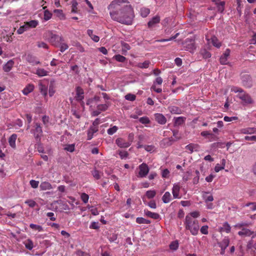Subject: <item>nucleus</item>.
Instances as JSON below:
<instances>
[{"mask_svg": "<svg viewBox=\"0 0 256 256\" xmlns=\"http://www.w3.org/2000/svg\"><path fill=\"white\" fill-rule=\"evenodd\" d=\"M110 18L126 25L132 24L134 16L132 8L128 0H114L108 7Z\"/></svg>", "mask_w": 256, "mask_h": 256, "instance_id": "f257e3e1", "label": "nucleus"}, {"mask_svg": "<svg viewBox=\"0 0 256 256\" xmlns=\"http://www.w3.org/2000/svg\"><path fill=\"white\" fill-rule=\"evenodd\" d=\"M185 227L186 230L190 231V233L196 236L198 234L200 226L198 221L189 216H186L184 222Z\"/></svg>", "mask_w": 256, "mask_h": 256, "instance_id": "f03ea898", "label": "nucleus"}, {"mask_svg": "<svg viewBox=\"0 0 256 256\" xmlns=\"http://www.w3.org/2000/svg\"><path fill=\"white\" fill-rule=\"evenodd\" d=\"M46 34V36L48 37V42L56 47H59L60 42L64 41V38L62 36L54 34L52 32H48Z\"/></svg>", "mask_w": 256, "mask_h": 256, "instance_id": "7ed1b4c3", "label": "nucleus"}, {"mask_svg": "<svg viewBox=\"0 0 256 256\" xmlns=\"http://www.w3.org/2000/svg\"><path fill=\"white\" fill-rule=\"evenodd\" d=\"M185 50L193 52L196 49L194 42L192 39L187 38L183 43Z\"/></svg>", "mask_w": 256, "mask_h": 256, "instance_id": "20e7f679", "label": "nucleus"}, {"mask_svg": "<svg viewBox=\"0 0 256 256\" xmlns=\"http://www.w3.org/2000/svg\"><path fill=\"white\" fill-rule=\"evenodd\" d=\"M138 177L144 178L148 174L150 169L147 164L142 163L138 166Z\"/></svg>", "mask_w": 256, "mask_h": 256, "instance_id": "39448f33", "label": "nucleus"}, {"mask_svg": "<svg viewBox=\"0 0 256 256\" xmlns=\"http://www.w3.org/2000/svg\"><path fill=\"white\" fill-rule=\"evenodd\" d=\"M34 129L31 130V132L33 134L34 138L36 140H40V138L42 136V130L40 125L38 123H36L35 124Z\"/></svg>", "mask_w": 256, "mask_h": 256, "instance_id": "423d86ee", "label": "nucleus"}, {"mask_svg": "<svg viewBox=\"0 0 256 256\" xmlns=\"http://www.w3.org/2000/svg\"><path fill=\"white\" fill-rule=\"evenodd\" d=\"M230 240L228 238H224L220 242L218 243V245L221 248L220 254L223 255L224 254L225 250L228 246Z\"/></svg>", "mask_w": 256, "mask_h": 256, "instance_id": "0eeeda50", "label": "nucleus"}, {"mask_svg": "<svg viewBox=\"0 0 256 256\" xmlns=\"http://www.w3.org/2000/svg\"><path fill=\"white\" fill-rule=\"evenodd\" d=\"M243 85L246 88H250L252 86V80L251 77L248 74H244L242 77Z\"/></svg>", "mask_w": 256, "mask_h": 256, "instance_id": "6e6552de", "label": "nucleus"}, {"mask_svg": "<svg viewBox=\"0 0 256 256\" xmlns=\"http://www.w3.org/2000/svg\"><path fill=\"white\" fill-rule=\"evenodd\" d=\"M75 98L77 101H82L84 103L82 100L84 98V92L82 88L80 86L76 88V96Z\"/></svg>", "mask_w": 256, "mask_h": 256, "instance_id": "1a4fd4ad", "label": "nucleus"}, {"mask_svg": "<svg viewBox=\"0 0 256 256\" xmlns=\"http://www.w3.org/2000/svg\"><path fill=\"white\" fill-rule=\"evenodd\" d=\"M238 97L246 104H252L253 102L250 96L247 94H239Z\"/></svg>", "mask_w": 256, "mask_h": 256, "instance_id": "9d476101", "label": "nucleus"}, {"mask_svg": "<svg viewBox=\"0 0 256 256\" xmlns=\"http://www.w3.org/2000/svg\"><path fill=\"white\" fill-rule=\"evenodd\" d=\"M116 144L120 148H126L130 146V142H126L122 138H118L116 140Z\"/></svg>", "mask_w": 256, "mask_h": 256, "instance_id": "9b49d317", "label": "nucleus"}, {"mask_svg": "<svg viewBox=\"0 0 256 256\" xmlns=\"http://www.w3.org/2000/svg\"><path fill=\"white\" fill-rule=\"evenodd\" d=\"M230 50L226 49L224 54L220 56V62L222 64H226L228 63V58L230 56Z\"/></svg>", "mask_w": 256, "mask_h": 256, "instance_id": "f8f14e48", "label": "nucleus"}, {"mask_svg": "<svg viewBox=\"0 0 256 256\" xmlns=\"http://www.w3.org/2000/svg\"><path fill=\"white\" fill-rule=\"evenodd\" d=\"M160 22V17L158 16H154L148 23V26L149 28H153L157 24Z\"/></svg>", "mask_w": 256, "mask_h": 256, "instance_id": "ddd939ff", "label": "nucleus"}, {"mask_svg": "<svg viewBox=\"0 0 256 256\" xmlns=\"http://www.w3.org/2000/svg\"><path fill=\"white\" fill-rule=\"evenodd\" d=\"M180 190V186L178 184H174L172 188V193L174 198H180L179 192Z\"/></svg>", "mask_w": 256, "mask_h": 256, "instance_id": "4468645a", "label": "nucleus"}, {"mask_svg": "<svg viewBox=\"0 0 256 256\" xmlns=\"http://www.w3.org/2000/svg\"><path fill=\"white\" fill-rule=\"evenodd\" d=\"M156 120L160 124H164L166 122L165 116L160 114H155Z\"/></svg>", "mask_w": 256, "mask_h": 256, "instance_id": "2eb2a0df", "label": "nucleus"}, {"mask_svg": "<svg viewBox=\"0 0 256 256\" xmlns=\"http://www.w3.org/2000/svg\"><path fill=\"white\" fill-rule=\"evenodd\" d=\"M254 234V232L253 231H251L250 230L245 228H242L241 231L238 232V234L240 236H249Z\"/></svg>", "mask_w": 256, "mask_h": 256, "instance_id": "dca6fc26", "label": "nucleus"}, {"mask_svg": "<svg viewBox=\"0 0 256 256\" xmlns=\"http://www.w3.org/2000/svg\"><path fill=\"white\" fill-rule=\"evenodd\" d=\"M199 147L200 146L198 144H190L186 146V148L190 150V153H192L194 151H198Z\"/></svg>", "mask_w": 256, "mask_h": 256, "instance_id": "f3484780", "label": "nucleus"}, {"mask_svg": "<svg viewBox=\"0 0 256 256\" xmlns=\"http://www.w3.org/2000/svg\"><path fill=\"white\" fill-rule=\"evenodd\" d=\"M144 213L146 216L154 220H158L160 218V215L158 213L152 212L148 210H144Z\"/></svg>", "mask_w": 256, "mask_h": 256, "instance_id": "a211bd4d", "label": "nucleus"}, {"mask_svg": "<svg viewBox=\"0 0 256 256\" xmlns=\"http://www.w3.org/2000/svg\"><path fill=\"white\" fill-rule=\"evenodd\" d=\"M14 62L12 60L8 61L3 66V70L6 72H8L12 68Z\"/></svg>", "mask_w": 256, "mask_h": 256, "instance_id": "6ab92c4d", "label": "nucleus"}, {"mask_svg": "<svg viewBox=\"0 0 256 256\" xmlns=\"http://www.w3.org/2000/svg\"><path fill=\"white\" fill-rule=\"evenodd\" d=\"M241 132L244 134H252L256 132V128H246L241 130Z\"/></svg>", "mask_w": 256, "mask_h": 256, "instance_id": "aec40b11", "label": "nucleus"}, {"mask_svg": "<svg viewBox=\"0 0 256 256\" xmlns=\"http://www.w3.org/2000/svg\"><path fill=\"white\" fill-rule=\"evenodd\" d=\"M40 188L42 190H50L52 188V186L51 184L47 182H42L40 186Z\"/></svg>", "mask_w": 256, "mask_h": 256, "instance_id": "412c9836", "label": "nucleus"}, {"mask_svg": "<svg viewBox=\"0 0 256 256\" xmlns=\"http://www.w3.org/2000/svg\"><path fill=\"white\" fill-rule=\"evenodd\" d=\"M17 138L16 134H12L8 139V142L12 148H16V141Z\"/></svg>", "mask_w": 256, "mask_h": 256, "instance_id": "4be33fe9", "label": "nucleus"}, {"mask_svg": "<svg viewBox=\"0 0 256 256\" xmlns=\"http://www.w3.org/2000/svg\"><path fill=\"white\" fill-rule=\"evenodd\" d=\"M230 229L231 228L230 224L227 222H225L223 224L222 226L220 228L219 231L220 232H226V233H229L230 231Z\"/></svg>", "mask_w": 256, "mask_h": 256, "instance_id": "5701e85b", "label": "nucleus"}, {"mask_svg": "<svg viewBox=\"0 0 256 256\" xmlns=\"http://www.w3.org/2000/svg\"><path fill=\"white\" fill-rule=\"evenodd\" d=\"M26 60L28 62L34 65L40 63L39 61L36 60V57L31 54H28L27 56Z\"/></svg>", "mask_w": 256, "mask_h": 256, "instance_id": "b1692460", "label": "nucleus"}, {"mask_svg": "<svg viewBox=\"0 0 256 256\" xmlns=\"http://www.w3.org/2000/svg\"><path fill=\"white\" fill-rule=\"evenodd\" d=\"M171 197L172 196L170 192H166L162 197V202L165 204L169 202L171 200Z\"/></svg>", "mask_w": 256, "mask_h": 256, "instance_id": "393cba45", "label": "nucleus"}, {"mask_svg": "<svg viewBox=\"0 0 256 256\" xmlns=\"http://www.w3.org/2000/svg\"><path fill=\"white\" fill-rule=\"evenodd\" d=\"M34 88V86L33 84H28L22 90L23 94L24 95H27L30 92H32Z\"/></svg>", "mask_w": 256, "mask_h": 256, "instance_id": "a878e982", "label": "nucleus"}, {"mask_svg": "<svg viewBox=\"0 0 256 256\" xmlns=\"http://www.w3.org/2000/svg\"><path fill=\"white\" fill-rule=\"evenodd\" d=\"M88 34L90 37V38L95 42H98L100 40V38L98 36L93 34V31L92 30H87Z\"/></svg>", "mask_w": 256, "mask_h": 256, "instance_id": "bb28decb", "label": "nucleus"}, {"mask_svg": "<svg viewBox=\"0 0 256 256\" xmlns=\"http://www.w3.org/2000/svg\"><path fill=\"white\" fill-rule=\"evenodd\" d=\"M26 248L28 250H32L34 247L32 241L30 239H28L24 242Z\"/></svg>", "mask_w": 256, "mask_h": 256, "instance_id": "cd10ccee", "label": "nucleus"}, {"mask_svg": "<svg viewBox=\"0 0 256 256\" xmlns=\"http://www.w3.org/2000/svg\"><path fill=\"white\" fill-rule=\"evenodd\" d=\"M211 40L212 43L214 46L217 48H220L221 46V43L218 41L216 37L213 36L211 38Z\"/></svg>", "mask_w": 256, "mask_h": 256, "instance_id": "c85d7f7f", "label": "nucleus"}, {"mask_svg": "<svg viewBox=\"0 0 256 256\" xmlns=\"http://www.w3.org/2000/svg\"><path fill=\"white\" fill-rule=\"evenodd\" d=\"M136 222L138 224H149L150 223V220L145 219L142 217H138L136 218Z\"/></svg>", "mask_w": 256, "mask_h": 256, "instance_id": "c756f323", "label": "nucleus"}, {"mask_svg": "<svg viewBox=\"0 0 256 256\" xmlns=\"http://www.w3.org/2000/svg\"><path fill=\"white\" fill-rule=\"evenodd\" d=\"M39 90L42 94L44 96L47 95V87L42 83L39 84Z\"/></svg>", "mask_w": 256, "mask_h": 256, "instance_id": "7c9ffc66", "label": "nucleus"}, {"mask_svg": "<svg viewBox=\"0 0 256 256\" xmlns=\"http://www.w3.org/2000/svg\"><path fill=\"white\" fill-rule=\"evenodd\" d=\"M108 108V103H106L104 104H100L97 106V109L101 112L106 111Z\"/></svg>", "mask_w": 256, "mask_h": 256, "instance_id": "2f4dec72", "label": "nucleus"}, {"mask_svg": "<svg viewBox=\"0 0 256 256\" xmlns=\"http://www.w3.org/2000/svg\"><path fill=\"white\" fill-rule=\"evenodd\" d=\"M48 72L44 68H38L36 72V74L39 76H46Z\"/></svg>", "mask_w": 256, "mask_h": 256, "instance_id": "473e14b6", "label": "nucleus"}, {"mask_svg": "<svg viewBox=\"0 0 256 256\" xmlns=\"http://www.w3.org/2000/svg\"><path fill=\"white\" fill-rule=\"evenodd\" d=\"M28 29V26H27L26 24L20 26V28L18 30L17 33L18 34H22L25 31H26Z\"/></svg>", "mask_w": 256, "mask_h": 256, "instance_id": "72a5a7b5", "label": "nucleus"}, {"mask_svg": "<svg viewBox=\"0 0 256 256\" xmlns=\"http://www.w3.org/2000/svg\"><path fill=\"white\" fill-rule=\"evenodd\" d=\"M150 62L148 60H146L144 62H140L138 64V66L140 68H146L149 66Z\"/></svg>", "mask_w": 256, "mask_h": 256, "instance_id": "f704fd0d", "label": "nucleus"}, {"mask_svg": "<svg viewBox=\"0 0 256 256\" xmlns=\"http://www.w3.org/2000/svg\"><path fill=\"white\" fill-rule=\"evenodd\" d=\"M64 150L68 152H74L75 150V145L74 144H66L65 146Z\"/></svg>", "mask_w": 256, "mask_h": 256, "instance_id": "c9c22d12", "label": "nucleus"}, {"mask_svg": "<svg viewBox=\"0 0 256 256\" xmlns=\"http://www.w3.org/2000/svg\"><path fill=\"white\" fill-rule=\"evenodd\" d=\"M30 227L34 230H38V232L43 231V228L40 225L31 224L30 225Z\"/></svg>", "mask_w": 256, "mask_h": 256, "instance_id": "e433bc0d", "label": "nucleus"}, {"mask_svg": "<svg viewBox=\"0 0 256 256\" xmlns=\"http://www.w3.org/2000/svg\"><path fill=\"white\" fill-rule=\"evenodd\" d=\"M156 194V192L154 190H148L146 193V196L149 199L152 198L155 196Z\"/></svg>", "mask_w": 256, "mask_h": 256, "instance_id": "4c0bfd02", "label": "nucleus"}, {"mask_svg": "<svg viewBox=\"0 0 256 256\" xmlns=\"http://www.w3.org/2000/svg\"><path fill=\"white\" fill-rule=\"evenodd\" d=\"M185 118L183 117H178L175 118L174 120V125L176 126H180L183 124L184 122Z\"/></svg>", "mask_w": 256, "mask_h": 256, "instance_id": "58836bf2", "label": "nucleus"}, {"mask_svg": "<svg viewBox=\"0 0 256 256\" xmlns=\"http://www.w3.org/2000/svg\"><path fill=\"white\" fill-rule=\"evenodd\" d=\"M150 10L147 8H144L140 10L141 16L144 18L148 16V14H150Z\"/></svg>", "mask_w": 256, "mask_h": 256, "instance_id": "ea45409f", "label": "nucleus"}, {"mask_svg": "<svg viewBox=\"0 0 256 256\" xmlns=\"http://www.w3.org/2000/svg\"><path fill=\"white\" fill-rule=\"evenodd\" d=\"M26 24L27 26H28V28H34L37 26V25L38 24V22L36 20H30L28 22H26Z\"/></svg>", "mask_w": 256, "mask_h": 256, "instance_id": "a19ab883", "label": "nucleus"}, {"mask_svg": "<svg viewBox=\"0 0 256 256\" xmlns=\"http://www.w3.org/2000/svg\"><path fill=\"white\" fill-rule=\"evenodd\" d=\"M176 140H176V139L174 138L173 137H170V138H166L164 140L167 146H171L174 142L176 141Z\"/></svg>", "mask_w": 256, "mask_h": 256, "instance_id": "79ce46f5", "label": "nucleus"}, {"mask_svg": "<svg viewBox=\"0 0 256 256\" xmlns=\"http://www.w3.org/2000/svg\"><path fill=\"white\" fill-rule=\"evenodd\" d=\"M200 54L204 58H208L211 57V54L205 49L202 50Z\"/></svg>", "mask_w": 256, "mask_h": 256, "instance_id": "37998d69", "label": "nucleus"}, {"mask_svg": "<svg viewBox=\"0 0 256 256\" xmlns=\"http://www.w3.org/2000/svg\"><path fill=\"white\" fill-rule=\"evenodd\" d=\"M178 241L172 242L170 244V250H176L178 248Z\"/></svg>", "mask_w": 256, "mask_h": 256, "instance_id": "c03bdc74", "label": "nucleus"}, {"mask_svg": "<svg viewBox=\"0 0 256 256\" xmlns=\"http://www.w3.org/2000/svg\"><path fill=\"white\" fill-rule=\"evenodd\" d=\"M225 2L224 1L222 2L220 4L216 6L218 10L220 12H222L224 10Z\"/></svg>", "mask_w": 256, "mask_h": 256, "instance_id": "a18cd8bd", "label": "nucleus"}, {"mask_svg": "<svg viewBox=\"0 0 256 256\" xmlns=\"http://www.w3.org/2000/svg\"><path fill=\"white\" fill-rule=\"evenodd\" d=\"M244 206H249L251 210L254 211L256 210V202H248Z\"/></svg>", "mask_w": 256, "mask_h": 256, "instance_id": "49530a36", "label": "nucleus"}, {"mask_svg": "<svg viewBox=\"0 0 256 256\" xmlns=\"http://www.w3.org/2000/svg\"><path fill=\"white\" fill-rule=\"evenodd\" d=\"M114 58L118 62H124L126 60V58L124 56L122 55H120V54H117V55L114 56Z\"/></svg>", "mask_w": 256, "mask_h": 256, "instance_id": "de8ad7c7", "label": "nucleus"}, {"mask_svg": "<svg viewBox=\"0 0 256 256\" xmlns=\"http://www.w3.org/2000/svg\"><path fill=\"white\" fill-rule=\"evenodd\" d=\"M195 173L196 174V176L193 178V184H197L198 182L199 178H200V172L198 170H196L195 172Z\"/></svg>", "mask_w": 256, "mask_h": 256, "instance_id": "09e8293b", "label": "nucleus"}, {"mask_svg": "<svg viewBox=\"0 0 256 256\" xmlns=\"http://www.w3.org/2000/svg\"><path fill=\"white\" fill-rule=\"evenodd\" d=\"M118 129V127L114 126L108 130V134L110 135H112L117 131Z\"/></svg>", "mask_w": 256, "mask_h": 256, "instance_id": "8fccbe9b", "label": "nucleus"}, {"mask_svg": "<svg viewBox=\"0 0 256 256\" xmlns=\"http://www.w3.org/2000/svg\"><path fill=\"white\" fill-rule=\"evenodd\" d=\"M82 202L86 204L88 201L89 196L86 193H82L80 196Z\"/></svg>", "mask_w": 256, "mask_h": 256, "instance_id": "3c124183", "label": "nucleus"}, {"mask_svg": "<svg viewBox=\"0 0 256 256\" xmlns=\"http://www.w3.org/2000/svg\"><path fill=\"white\" fill-rule=\"evenodd\" d=\"M125 98L126 100H130V101H134L136 100V96L131 94H128L125 96Z\"/></svg>", "mask_w": 256, "mask_h": 256, "instance_id": "603ef678", "label": "nucleus"}, {"mask_svg": "<svg viewBox=\"0 0 256 256\" xmlns=\"http://www.w3.org/2000/svg\"><path fill=\"white\" fill-rule=\"evenodd\" d=\"M139 121L142 124H148L150 122L149 118L146 116L140 118L139 119Z\"/></svg>", "mask_w": 256, "mask_h": 256, "instance_id": "864d4df0", "label": "nucleus"}, {"mask_svg": "<svg viewBox=\"0 0 256 256\" xmlns=\"http://www.w3.org/2000/svg\"><path fill=\"white\" fill-rule=\"evenodd\" d=\"M59 47H60V50L62 52L67 50L68 48V44L66 43H64L63 42H60Z\"/></svg>", "mask_w": 256, "mask_h": 256, "instance_id": "5fc2aeb1", "label": "nucleus"}, {"mask_svg": "<svg viewBox=\"0 0 256 256\" xmlns=\"http://www.w3.org/2000/svg\"><path fill=\"white\" fill-rule=\"evenodd\" d=\"M25 203L30 208H34L36 204V203L32 200H27L25 202Z\"/></svg>", "mask_w": 256, "mask_h": 256, "instance_id": "6e6d98bb", "label": "nucleus"}, {"mask_svg": "<svg viewBox=\"0 0 256 256\" xmlns=\"http://www.w3.org/2000/svg\"><path fill=\"white\" fill-rule=\"evenodd\" d=\"M30 186L32 188H36L38 187V186L39 184V182L32 180H30Z\"/></svg>", "mask_w": 256, "mask_h": 256, "instance_id": "4d7b16f0", "label": "nucleus"}, {"mask_svg": "<svg viewBox=\"0 0 256 256\" xmlns=\"http://www.w3.org/2000/svg\"><path fill=\"white\" fill-rule=\"evenodd\" d=\"M246 248L248 249H254L255 250V244H254V241L252 240H250L248 242Z\"/></svg>", "mask_w": 256, "mask_h": 256, "instance_id": "13d9d810", "label": "nucleus"}, {"mask_svg": "<svg viewBox=\"0 0 256 256\" xmlns=\"http://www.w3.org/2000/svg\"><path fill=\"white\" fill-rule=\"evenodd\" d=\"M170 110L174 114H180V110L176 106H172L170 108Z\"/></svg>", "mask_w": 256, "mask_h": 256, "instance_id": "bf43d9fd", "label": "nucleus"}, {"mask_svg": "<svg viewBox=\"0 0 256 256\" xmlns=\"http://www.w3.org/2000/svg\"><path fill=\"white\" fill-rule=\"evenodd\" d=\"M92 174L93 176L96 180H99L100 178L99 172L96 170H94L92 172Z\"/></svg>", "mask_w": 256, "mask_h": 256, "instance_id": "052dcab7", "label": "nucleus"}, {"mask_svg": "<svg viewBox=\"0 0 256 256\" xmlns=\"http://www.w3.org/2000/svg\"><path fill=\"white\" fill-rule=\"evenodd\" d=\"M52 14L48 11V10H46L44 11V19L46 20H50L52 17Z\"/></svg>", "mask_w": 256, "mask_h": 256, "instance_id": "680f3d73", "label": "nucleus"}, {"mask_svg": "<svg viewBox=\"0 0 256 256\" xmlns=\"http://www.w3.org/2000/svg\"><path fill=\"white\" fill-rule=\"evenodd\" d=\"M208 226H202L200 230L201 233L204 234H208Z\"/></svg>", "mask_w": 256, "mask_h": 256, "instance_id": "e2e57ef3", "label": "nucleus"}, {"mask_svg": "<svg viewBox=\"0 0 256 256\" xmlns=\"http://www.w3.org/2000/svg\"><path fill=\"white\" fill-rule=\"evenodd\" d=\"M200 212H198L195 211L191 212L188 216L195 219L196 218H198L200 216Z\"/></svg>", "mask_w": 256, "mask_h": 256, "instance_id": "0e129e2a", "label": "nucleus"}, {"mask_svg": "<svg viewBox=\"0 0 256 256\" xmlns=\"http://www.w3.org/2000/svg\"><path fill=\"white\" fill-rule=\"evenodd\" d=\"M173 136L174 137L176 140H179L181 138V136L178 134V130H172Z\"/></svg>", "mask_w": 256, "mask_h": 256, "instance_id": "69168bd1", "label": "nucleus"}, {"mask_svg": "<svg viewBox=\"0 0 256 256\" xmlns=\"http://www.w3.org/2000/svg\"><path fill=\"white\" fill-rule=\"evenodd\" d=\"M37 46L38 48H48V44L43 42H38L37 43Z\"/></svg>", "mask_w": 256, "mask_h": 256, "instance_id": "338daca9", "label": "nucleus"}, {"mask_svg": "<svg viewBox=\"0 0 256 256\" xmlns=\"http://www.w3.org/2000/svg\"><path fill=\"white\" fill-rule=\"evenodd\" d=\"M170 171L168 169H164L162 170V176L164 178H166L168 177Z\"/></svg>", "mask_w": 256, "mask_h": 256, "instance_id": "774afa93", "label": "nucleus"}]
</instances>
